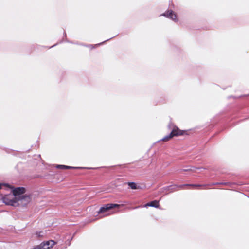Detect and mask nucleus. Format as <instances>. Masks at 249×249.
Returning a JSON list of instances; mask_svg holds the SVG:
<instances>
[{"label": "nucleus", "mask_w": 249, "mask_h": 249, "mask_svg": "<svg viewBox=\"0 0 249 249\" xmlns=\"http://www.w3.org/2000/svg\"><path fill=\"white\" fill-rule=\"evenodd\" d=\"M18 191L24 192L25 191V188L18 187L13 189L12 190V193L5 195L3 197V202L6 205L17 207Z\"/></svg>", "instance_id": "f257e3e1"}, {"label": "nucleus", "mask_w": 249, "mask_h": 249, "mask_svg": "<svg viewBox=\"0 0 249 249\" xmlns=\"http://www.w3.org/2000/svg\"><path fill=\"white\" fill-rule=\"evenodd\" d=\"M25 192H20L18 191L17 197V206H25L27 205L31 200V196L30 195H24Z\"/></svg>", "instance_id": "f03ea898"}, {"label": "nucleus", "mask_w": 249, "mask_h": 249, "mask_svg": "<svg viewBox=\"0 0 249 249\" xmlns=\"http://www.w3.org/2000/svg\"><path fill=\"white\" fill-rule=\"evenodd\" d=\"M199 186L200 185H193V184H184V185H181V186H177V185H171V186L164 187L163 188H162V189H163V191H165L166 192L169 191V192H171L175 190H176L177 188L178 187L181 188L183 186Z\"/></svg>", "instance_id": "39448f33"}, {"label": "nucleus", "mask_w": 249, "mask_h": 249, "mask_svg": "<svg viewBox=\"0 0 249 249\" xmlns=\"http://www.w3.org/2000/svg\"><path fill=\"white\" fill-rule=\"evenodd\" d=\"M119 207H120V205H119V204H111V203L107 204L105 205V206L100 208V209L98 212V213H104L105 212H108V211H109L110 210H111L114 208H115V207L118 208Z\"/></svg>", "instance_id": "20e7f679"}, {"label": "nucleus", "mask_w": 249, "mask_h": 249, "mask_svg": "<svg viewBox=\"0 0 249 249\" xmlns=\"http://www.w3.org/2000/svg\"><path fill=\"white\" fill-rule=\"evenodd\" d=\"M164 15L175 21L177 20V16L173 11H167L164 14Z\"/></svg>", "instance_id": "423d86ee"}, {"label": "nucleus", "mask_w": 249, "mask_h": 249, "mask_svg": "<svg viewBox=\"0 0 249 249\" xmlns=\"http://www.w3.org/2000/svg\"><path fill=\"white\" fill-rule=\"evenodd\" d=\"M48 244L44 245L43 242L41 243L39 245L37 246L33 249H48Z\"/></svg>", "instance_id": "1a4fd4ad"}, {"label": "nucleus", "mask_w": 249, "mask_h": 249, "mask_svg": "<svg viewBox=\"0 0 249 249\" xmlns=\"http://www.w3.org/2000/svg\"><path fill=\"white\" fill-rule=\"evenodd\" d=\"M145 207L150 206V207H154L158 208L159 207L158 201H157L156 200L151 201L150 203H147L145 205Z\"/></svg>", "instance_id": "0eeeda50"}, {"label": "nucleus", "mask_w": 249, "mask_h": 249, "mask_svg": "<svg viewBox=\"0 0 249 249\" xmlns=\"http://www.w3.org/2000/svg\"><path fill=\"white\" fill-rule=\"evenodd\" d=\"M128 185L132 189H137L139 188V187L137 186V184L134 182H128Z\"/></svg>", "instance_id": "9b49d317"}, {"label": "nucleus", "mask_w": 249, "mask_h": 249, "mask_svg": "<svg viewBox=\"0 0 249 249\" xmlns=\"http://www.w3.org/2000/svg\"><path fill=\"white\" fill-rule=\"evenodd\" d=\"M192 169L191 168H186L182 169V171H192Z\"/></svg>", "instance_id": "f8f14e48"}, {"label": "nucleus", "mask_w": 249, "mask_h": 249, "mask_svg": "<svg viewBox=\"0 0 249 249\" xmlns=\"http://www.w3.org/2000/svg\"><path fill=\"white\" fill-rule=\"evenodd\" d=\"M169 127L172 129V132L168 135L163 138L161 141H168L170 140L173 136H179L183 134L182 131L179 130L177 127L174 126L173 124H169Z\"/></svg>", "instance_id": "7ed1b4c3"}, {"label": "nucleus", "mask_w": 249, "mask_h": 249, "mask_svg": "<svg viewBox=\"0 0 249 249\" xmlns=\"http://www.w3.org/2000/svg\"><path fill=\"white\" fill-rule=\"evenodd\" d=\"M56 168L59 169H74L76 168V167H72V166H69L66 165H57Z\"/></svg>", "instance_id": "6e6552de"}, {"label": "nucleus", "mask_w": 249, "mask_h": 249, "mask_svg": "<svg viewBox=\"0 0 249 249\" xmlns=\"http://www.w3.org/2000/svg\"><path fill=\"white\" fill-rule=\"evenodd\" d=\"M4 185H5L4 184L0 183V189L1 188L2 186Z\"/></svg>", "instance_id": "ddd939ff"}, {"label": "nucleus", "mask_w": 249, "mask_h": 249, "mask_svg": "<svg viewBox=\"0 0 249 249\" xmlns=\"http://www.w3.org/2000/svg\"><path fill=\"white\" fill-rule=\"evenodd\" d=\"M43 244H44V245L48 244L47 246L48 247V249H49L55 244V242L53 240H50L45 242H43Z\"/></svg>", "instance_id": "9d476101"}]
</instances>
